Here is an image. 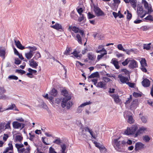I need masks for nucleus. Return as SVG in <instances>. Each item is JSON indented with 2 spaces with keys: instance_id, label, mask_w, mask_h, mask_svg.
I'll return each instance as SVG.
<instances>
[{
  "instance_id": "obj_39",
  "label": "nucleus",
  "mask_w": 153,
  "mask_h": 153,
  "mask_svg": "<svg viewBox=\"0 0 153 153\" xmlns=\"http://www.w3.org/2000/svg\"><path fill=\"white\" fill-rule=\"evenodd\" d=\"M33 56V55L30 53H27L25 54V56L27 59H30Z\"/></svg>"
},
{
  "instance_id": "obj_28",
  "label": "nucleus",
  "mask_w": 153,
  "mask_h": 153,
  "mask_svg": "<svg viewBox=\"0 0 153 153\" xmlns=\"http://www.w3.org/2000/svg\"><path fill=\"white\" fill-rule=\"evenodd\" d=\"M6 50L5 49H1L0 48V56L3 57L4 59L5 54Z\"/></svg>"
},
{
  "instance_id": "obj_56",
  "label": "nucleus",
  "mask_w": 153,
  "mask_h": 153,
  "mask_svg": "<svg viewBox=\"0 0 153 153\" xmlns=\"http://www.w3.org/2000/svg\"><path fill=\"white\" fill-rule=\"evenodd\" d=\"M133 95L134 97H140L141 96V94L140 93L136 92H134L133 93Z\"/></svg>"
},
{
  "instance_id": "obj_13",
  "label": "nucleus",
  "mask_w": 153,
  "mask_h": 153,
  "mask_svg": "<svg viewBox=\"0 0 153 153\" xmlns=\"http://www.w3.org/2000/svg\"><path fill=\"white\" fill-rule=\"evenodd\" d=\"M125 3H130L131 6L134 9H135L137 5L136 0H123Z\"/></svg>"
},
{
  "instance_id": "obj_32",
  "label": "nucleus",
  "mask_w": 153,
  "mask_h": 153,
  "mask_svg": "<svg viewBox=\"0 0 153 153\" xmlns=\"http://www.w3.org/2000/svg\"><path fill=\"white\" fill-rule=\"evenodd\" d=\"M41 56L40 53L39 52H37L33 59L35 60H37L39 58H41Z\"/></svg>"
},
{
  "instance_id": "obj_63",
  "label": "nucleus",
  "mask_w": 153,
  "mask_h": 153,
  "mask_svg": "<svg viewBox=\"0 0 153 153\" xmlns=\"http://www.w3.org/2000/svg\"><path fill=\"white\" fill-rule=\"evenodd\" d=\"M94 144H95V146L97 147V148H98L99 149V148H100L102 146H101V145L99 143H97V142L96 141H94Z\"/></svg>"
},
{
  "instance_id": "obj_6",
  "label": "nucleus",
  "mask_w": 153,
  "mask_h": 153,
  "mask_svg": "<svg viewBox=\"0 0 153 153\" xmlns=\"http://www.w3.org/2000/svg\"><path fill=\"white\" fill-rule=\"evenodd\" d=\"M145 148V144L140 142L135 143L134 150L135 152L137 153L140 150L143 149Z\"/></svg>"
},
{
  "instance_id": "obj_2",
  "label": "nucleus",
  "mask_w": 153,
  "mask_h": 153,
  "mask_svg": "<svg viewBox=\"0 0 153 153\" xmlns=\"http://www.w3.org/2000/svg\"><path fill=\"white\" fill-rule=\"evenodd\" d=\"M120 137L114 139L112 140V144L114 147L117 150L119 151L126 145V141L124 140H121Z\"/></svg>"
},
{
  "instance_id": "obj_58",
  "label": "nucleus",
  "mask_w": 153,
  "mask_h": 153,
  "mask_svg": "<svg viewBox=\"0 0 153 153\" xmlns=\"http://www.w3.org/2000/svg\"><path fill=\"white\" fill-rule=\"evenodd\" d=\"M102 79L105 82H108L111 80V79H110L105 76L102 77Z\"/></svg>"
},
{
  "instance_id": "obj_19",
  "label": "nucleus",
  "mask_w": 153,
  "mask_h": 153,
  "mask_svg": "<svg viewBox=\"0 0 153 153\" xmlns=\"http://www.w3.org/2000/svg\"><path fill=\"white\" fill-rule=\"evenodd\" d=\"M106 84L104 83L103 82L100 81L98 82L96 85L98 88H102L103 89H106Z\"/></svg>"
},
{
  "instance_id": "obj_48",
  "label": "nucleus",
  "mask_w": 153,
  "mask_h": 153,
  "mask_svg": "<svg viewBox=\"0 0 153 153\" xmlns=\"http://www.w3.org/2000/svg\"><path fill=\"white\" fill-rule=\"evenodd\" d=\"M44 97L45 98L47 99H49L50 100L51 102H53V97L52 96L48 97V94H47L45 96H44Z\"/></svg>"
},
{
  "instance_id": "obj_14",
  "label": "nucleus",
  "mask_w": 153,
  "mask_h": 153,
  "mask_svg": "<svg viewBox=\"0 0 153 153\" xmlns=\"http://www.w3.org/2000/svg\"><path fill=\"white\" fill-rule=\"evenodd\" d=\"M34 59H32L29 61L30 66L32 68H36L38 66V62H36Z\"/></svg>"
},
{
  "instance_id": "obj_53",
  "label": "nucleus",
  "mask_w": 153,
  "mask_h": 153,
  "mask_svg": "<svg viewBox=\"0 0 153 153\" xmlns=\"http://www.w3.org/2000/svg\"><path fill=\"white\" fill-rule=\"evenodd\" d=\"M16 72L20 73L22 75L25 74L26 73V72L25 71L21 69H16Z\"/></svg>"
},
{
  "instance_id": "obj_34",
  "label": "nucleus",
  "mask_w": 153,
  "mask_h": 153,
  "mask_svg": "<svg viewBox=\"0 0 153 153\" xmlns=\"http://www.w3.org/2000/svg\"><path fill=\"white\" fill-rule=\"evenodd\" d=\"M151 45V43H149L148 44H144L143 45V49L147 50H149L151 48V47L150 46Z\"/></svg>"
},
{
  "instance_id": "obj_24",
  "label": "nucleus",
  "mask_w": 153,
  "mask_h": 153,
  "mask_svg": "<svg viewBox=\"0 0 153 153\" xmlns=\"http://www.w3.org/2000/svg\"><path fill=\"white\" fill-rule=\"evenodd\" d=\"M136 50V49L132 48L130 49H125L124 51L126 52V54L129 55L132 53H135Z\"/></svg>"
},
{
  "instance_id": "obj_46",
  "label": "nucleus",
  "mask_w": 153,
  "mask_h": 153,
  "mask_svg": "<svg viewBox=\"0 0 153 153\" xmlns=\"http://www.w3.org/2000/svg\"><path fill=\"white\" fill-rule=\"evenodd\" d=\"M8 78L10 79L17 80L18 79V78L17 76H16L14 75H11L9 76H8Z\"/></svg>"
},
{
  "instance_id": "obj_51",
  "label": "nucleus",
  "mask_w": 153,
  "mask_h": 153,
  "mask_svg": "<svg viewBox=\"0 0 153 153\" xmlns=\"http://www.w3.org/2000/svg\"><path fill=\"white\" fill-rule=\"evenodd\" d=\"M6 92V90L4 87H0V94H2Z\"/></svg>"
},
{
  "instance_id": "obj_44",
  "label": "nucleus",
  "mask_w": 153,
  "mask_h": 153,
  "mask_svg": "<svg viewBox=\"0 0 153 153\" xmlns=\"http://www.w3.org/2000/svg\"><path fill=\"white\" fill-rule=\"evenodd\" d=\"M142 4L144 5V7L146 9L149 8L148 4L146 0H142Z\"/></svg>"
},
{
  "instance_id": "obj_54",
  "label": "nucleus",
  "mask_w": 153,
  "mask_h": 153,
  "mask_svg": "<svg viewBox=\"0 0 153 153\" xmlns=\"http://www.w3.org/2000/svg\"><path fill=\"white\" fill-rule=\"evenodd\" d=\"M48 153H57V152L53 148L51 147L49 149Z\"/></svg>"
},
{
  "instance_id": "obj_45",
  "label": "nucleus",
  "mask_w": 153,
  "mask_h": 153,
  "mask_svg": "<svg viewBox=\"0 0 153 153\" xmlns=\"http://www.w3.org/2000/svg\"><path fill=\"white\" fill-rule=\"evenodd\" d=\"M99 149L101 152L102 153H105L106 152V149L104 146H101L99 148Z\"/></svg>"
},
{
  "instance_id": "obj_52",
  "label": "nucleus",
  "mask_w": 153,
  "mask_h": 153,
  "mask_svg": "<svg viewBox=\"0 0 153 153\" xmlns=\"http://www.w3.org/2000/svg\"><path fill=\"white\" fill-rule=\"evenodd\" d=\"M15 62L14 63L18 65L20 64L21 63V61L19 60V59L17 58H15Z\"/></svg>"
},
{
  "instance_id": "obj_5",
  "label": "nucleus",
  "mask_w": 153,
  "mask_h": 153,
  "mask_svg": "<svg viewBox=\"0 0 153 153\" xmlns=\"http://www.w3.org/2000/svg\"><path fill=\"white\" fill-rule=\"evenodd\" d=\"M94 11L96 15L97 16H104L105 14L98 7L94 5Z\"/></svg>"
},
{
  "instance_id": "obj_62",
  "label": "nucleus",
  "mask_w": 153,
  "mask_h": 153,
  "mask_svg": "<svg viewBox=\"0 0 153 153\" xmlns=\"http://www.w3.org/2000/svg\"><path fill=\"white\" fill-rule=\"evenodd\" d=\"M148 9V12L147 14H150L152 13L153 11V10L152 8V7H149V8H147Z\"/></svg>"
},
{
  "instance_id": "obj_17",
  "label": "nucleus",
  "mask_w": 153,
  "mask_h": 153,
  "mask_svg": "<svg viewBox=\"0 0 153 153\" xmlns=\"http://www.w3.org/2000/svg\"><path fill=\"white\" fill-rule=\"evenodd\" d=\"M14 42L17 47L19 49L23 50L26 48L24 46L22 45L19 40L16 41L14 40Z\"/></svg>"
},
{
  "instance_id": "obj_57",
  "label": "nucleus",
  "mask_w": 153,
  "mask_h": 153,
  "mask_svg": "<svg viewBox=\"0 0 153 153\" xmlns=\"http://www.w3.org/2000/svg\"><path fill=\"white\" fill-rule=\"evenodd\" d=\"M95 16L93 15L92 14H91L90 12H88V18L89 19H90L94 18L95 17Z\"/></svg>"
},
{
  "instance_id": "obj_30",
  "label": "nucleus",
  "mask_w": 153,
  "mask_h": 153,
  "mask_svg": "<svg viewBox=\"0 0 153 153\" xmlns=\"http://www.w3.org/2000/svg\"><path fill=\"white\" fill-rule=\"evenodd\" d=\"M61 149L60 151L61 152V153H66V152H65V150L66 149V145L64 144H60Z\"/></svg>"
},
{
  "instance_id": "obj_42",
  "label": "nucleus",
  "mask_w": 153,
  "mask_h": 153,
  "mask_svg": "<svg viewBox=\"0 0 153 153\" xmlns=\"http://www.w3.org/2000/svg\"><path fill=\"white\" fill-rule=\"evenodd\" d=\"M76 38H77V40L78 41L79 43L82 44V39L80 36L79 34H77L76 35Z\"/></svg>"
},
{
  "instance_id": "obj_37",
  "label": "nucleus",
  "mask_w": 153,
  "mask_h": 153,
  "mask_svg": "<svg viewBox=\"0 0 153 153\" xmlns=\"http://www.w3.org/2000/svg\"><path fill=\"white\" fill-rule=\"evenodd\" d=\"M130 59L128 58L126 59L125 61L123 62L122 63V65L124 66L127 65L129 63L130 61Z\"/></svg>"
},
{
  "instance_id": "obj_1",
  "label": "nucleus",
  "mask_w": 153,
  "mask_h": 153,
  "mask_svg": "<svg viewBox=\"0 0 153 153\" xmlns=\"http://www.w3.org/2000/svg\"><path fill=\"white\" fill-rule=\"evenodd\" d=\"M61 93L64 97L62 98L61 106L63 108L66 107L67 109H69L73 105L72 102L70 101L71 98V93H68L66 90H62Z\"/></svg>"
},
{
  "instance_id": "obj_4",
  "label": "nucleus",
  "mask_w": 153,
  "mask_h": 153,
  "mask_svg": "<svg viewBox=\"0 0 153 153\" xmlns=\"http://www.w3.org/2000/svg\"><path fill=\"white\" fill-rule=\"evenodd\" d=\"M137 12L138 15V18L144 17L146 14V12L143 10V7L141 6H137Z\"/></svg>"
},
{
  "instance_id": "obj_41",
  "label": "nucleus",
  "mask_w": 153,
  "mask_h": 153,
  "mask_svg": "<svg viewBox=\"0 0 153 153\" xmlns=\"http://www.w3.org/2000/svg\"><path fill=\"white\" fill-rule=\"evenodd\" d=\"M23 139V137L20 135H17L16 136L15 140L16 141H18L19 142H21Z\"/></svg>"
},
{
  "instance_id": "obj_16",
  "label": "nucleus",
  "mask_w": 153,
  "mask_h": 153,
  "mask_svg": "<svg viewBox=\"0 0 153 153\" xmlns=\"http://www.w3.org/2000/svg\"><path fill=\"white\" fill-rule=\"evenodd\" d=\"M57 91L54 88H53L49 92V94L53 98L56 97L57 95Z\"/></svg>"
},
{
  "instance_id": "obj_18",
  "label": "nucleus",
  "mask_w": 153,
  "mask_h": 153,
  "mask_svg": "<svg viewBox=\"0 0 153 153\" xmlns=\"http://www.w3.org/2000/svg\"><path fill=\"white\" fill-rule=\"evenodd\" d=\"M81 128L82 131H83L84 130L85 131L89 132L92 137H93L94 138H95V137L93 135V132L92 129H90L88 127H85L83 128Z\"/></svg>"
},
{
  "instance_id": "obj_22",
  "label": "nucleus",
  "mask_w": 153,
  "mask_h": 153,
  "mask_svg": "<svg viewBox=\"0 0 153 153\" xmlns=\"http://www.w3.org/2000/svg\"><path fill=\"white\" fill-rule=\"evenodd\" d=\"M87 56L88 59L91 61L94 60L96 58V56H95L92 53H89L88 54Z\"/></svg>"
},
{
  "instance_id": "obj_7",
  "label": "nucleus",
  "mask_w": 153,
  "mask_h": 153,
  "mask_svg": "<svg viewBox=\"0 0 153 153\" xmlns=\"http://www.w3.org/2000/svg\"><path fill=\"white\" fill-rule=\"evenodd\" d=\"M13 127L14 128L18 129L21 128V129L23 128L25 126V124L22 123H19L17 121H14L13 123Z\"/></svg>"
},
{
  "instance_id": "obj_61",
  "label": "nucleus",
  "mask_w": 153,
  "mask_h": 153,
  "mask_svg": "<svg viewBox=\"0 0 153 153\" xmlns=\"http://www.w3.org/2000/svg\"><path fill=\"white\" fill-rule=\"evenodd\" d=\"M15 146L18 149H19L23 147L24 146V145L23 144H18L16 143L15 144Z\"/></svg>"
},
{
  "instance_id": "obj_64",
  "label": "nucleus",
  "mask_w": 153,
  "mask_h": 153,
  "mask_svg": "<svg viewBox=\"0 0 153 153\" xmlns=\"http://www.w3.org/2000/svg\"><path fill=\"white\" fill-rule=\"evenodd\" d=\"M141 28L144 31H146L149 29V27L147 26H142Z\"/></svg>"
},
{
  "instance_id": "obj_36",
  "label": "nucleus",
  "mask_w": 153,
  "mask_h": 153,
  "mask_svg": "<svg viewBox=\"0 0 153 153\" xmlns=\"http://www.w3.org/2000/svg\"><path fill=\"white\" fill-rule=\"evenodd\" d=\"M0 99H2L3 100H8L9 99V97L7 96V95H4L1 94H0Z\"/></svg>"
},
{
  "instance_id": "obj_8",
  "label": "nucleus",
  "mask_w": 153,
  "mask_h": 153,
  "mask_svg": "<svg viewBox=\"0 0 153 153\" xmlns=\"http://www.w3.org/2000/svg\"><path fill=\"white\" fill-rule=\"evenodd\" d=\"M1 107H0V112H2L5 110H14L15 111H19L18 109L16 108V105L14 103H12L11 105H9L8 107L5 110H3Z\"/></svg>"
},
{
  "instance_id": "obj_31",
  "label": "nucleus",
  "mask_w": 153,
  "mask_h": 153,
  "mask_svg": "<svg viewBox=\"0 0 153 153\" xmlns=\"http://www.w3.org/2000/svg\"><path fill=\"white\" fill-rule=\"evenodd\" d=\"M79 53L77 52L75 50L72 53H71V54H73V55L76 58H77L78 59V57L80 58L81 56V55H79L78 53Z\"/></svg>"
},
{
  "instance_id": "obj_59",
  "label": "nucleus",
  "mask_w": 153,
  "mask_h": 153,
  "mask_svg": "<svg viewBox=\"0 0 153 153\" xmlns=\"http://www.w3.org/2000/svg\"><path fill=\"white\" fill-rule=\"evenodd\" d=\"M62 101V98H58L55 99V102L57 104H59L60 102L61 103Z\"/></svg>"
},
{
  "instance_id": "obj_27",
  "label": "nucleus",
  "mask_w": 153,
  "mask_h": 153,
  "mask_svg": "<svg viewBox=\"0 0 153 153\" xmlns=\"http://www.w3.org/2000/svg\"><path fill=\"white\" fill-rule=\"evenodd\" d=\"M111 62L117 69H118L120 67L118 65V63L117 61L114 60V59H113L111 60Z\"/></svg>"
},
{
  "instance_id": "obj_60",
  "label": "nucleus",
  "mask_w": 153,
  "mask_h": 153,
  "mask_svg": "<svg viewBox=\"0 0 153 153\" xmlns=\"http://www.w3.org/2000/svg\"><path fill=\"white\" fill-rule=\"evenodd\" d=\"M5 125V122L0 123V131H2L4 129Z\"/></svg>"
},
{
  "instance_id": "obj_38",
  "label": "nucleus",
  "mask_w": 153,
  "mask_h": 153,
  "mask_svg": "<svg viewBox=\"0 0 153 153\" xmlns=\"http://www.w3.org/2000/svg\"><path fill=\"white\" fill-rule=\"evenodd\" d=\"M11 123L10 121H8L7 122V123L5 125V129H4L5 130L6 129H10L11 127L10 126V124Z\"/></svg>"
},
{
  "instance_id": "obj_11",
  "label": "nucleus",
  "mask_w": 153,
  "mask_h": 153,
  "mask_svg": "<svg viewBox=\"0 0 153 153\" xmlns=\"http://www.w3.org/2000/svg\"><path fill=\"white\" fill-rule=\"evenodd\" d=\"M50 27L56 30H59L60 31L64 30V29L62 27L61 25L58 23H56L54 25L51 26Z\"/></svg>"
},
{
  "instance_id": "obj_3",
  "label": "nucleus",
  "mask_w": 153,
  "mask_h": 153,
  "mask_svg": "<svg viewBox=\"0 0 153 153\" xmlns=\"http://www.w3.org/2000/svg\"><path fill=\"white\" fill-rule=\"evenodd\" d=\"M137 126L136 125H134L130 128H127L125 131L124 134L127 135H131L134 134L135 131L137 129Z\"/></svg>"
},
{
  "instance_id": "obj_25",
  "label": "nucleus",
  "mask_w": 153,
  "mask_h": 153,
  "mask_svg": "<svg viewBox=\"0 0 153 153\" xmlns=\"http://www.w3.org/2000/svg\"><path fill=\"white\" fill-rule=\"evenodd\" d=\"M99 76V75L98 72H96L92 74L91 75L88 76V79L93 78L94 77H98Z\"/></svg>"
},
{
  "instance_id": "obj_33",
  "label": "nucleus",
  "mask_w": 153,
  "mask_h": 153,
  "mask_svg": "<svg viewBox=\"0 0 153 153\" xmlns=\"http://www.w3.org/2000/svg\"><path fill=\"white\" fill-rule=\"evenodd\" d=\"M141 66H147L146 61L145 59L142 58L140 61Z\"/></svg>"
},
{
  "instance_id": "obj_20",
  "label": "nucleus",
  "mask_w": 153,
  "mask_h": 153,
  "mask_svg": "<svg viewBox=\"0 0 153 153\" xmlns=\"http://www.w3.org/2000/svg\"><path fill=\"white\" fill-rule=\"evenodd\" d=\"M142 84L144 87H148L150 85V81L149 79L146 78L142 81Z\"/></svg>"
},
{
  "instance_id": "obj_9",
  "label": "nucleus",
  "mask_w": 153,
  "mask_h": 153,
  "mask_svg": "<svg viewBox=\"0 0 153 153\" xmlns=\"http://www.w3.org/2000/svg\"><path fill=\"white\" fill-rule=\"evenodd\" d=\"M128 67L131 69H134L138 67L137 63V62L134 60H130Z\"/></svg>"
},
{
  "instance_id": "obj_47",
  "label": "nucleus",
  "mask_w": 153,
  "mask_h": 153,
  "mask_svg": "<svg viewBox=\"0 0 153 153\" xmlns=\"http://www.w3.org/2000/svg\"><path fill=\"white\" fill-rule=\"evenodd\" d=\"M127 15L126 18L128 20H129L131 19L132 16V15L131 13L129 12V11L128 10H127Z\"/></svg>"
},
{
  "instance_id": "obj_10",
  "label": "nucleus",
  "mask_w": 153,
  "mask_h": 153,
  "mask_svg": "<svg viewBox=\"0 0 153 153\" xmlns=\"http://www.w3.org/2000/svg\"><path fill=\"white\" fill-rule=\"evenodd\" d=\"M147 128L144 127L140 128L139 129L136 131L134 135V137H137L141 134L143 133L145 131H147Z\"/></svg>"
},
{
  "instance_id": "obj_21",
  "label": "nucleus",
  "mask_w": 153,
  "mask_h": 153,
  "mask_svg": "<svg viewBox=\"0 0 153 153\" xmlns=\"http://www.w3.org/2000/svg\"><path fill=\"white\" fill-rule=\"evenodd\" d=\"M68 30L69 31H71V30H72L74 33H76L79 32V29L78 27L76 26L72 27L69 26L68 28Z\"/></svg>"
},
{
  "instance_id": "obj_49",
  "label": "nucleus",
  "mask_w": 153,
  "mask_h": 153,
  "mask_svg": "<svg viewBox=\"0 0 153 153\" xmlns=\"http://www.w3.org/2000/svg\"><path fill=\"white\" fill-rule=\"evenodd\" d=\"M144 19L146 20H148L149 21H153V17L152 15H149L147 16L146 17L144 18Z\"/></svg>"
},
{
  "instance_id": "obj_40",
  "label": "nucleus",
  "mask_w": 153,
  "mask_h": 153,
  "mask_svg": "<svg viewBox=\"0 0 153 153\" xmlns=\"http://www.w3.org/2000/svg\"><path fill=\"white\" fill-rule=\"evenodd\" d=\"M132 99V96L131 95H130L129 98H128L125 102V104L126 105H127L131 101Z\"/></svg>"
},
{
  "instance_id": "obj_15",
  "label": "nucleus",
  "mask_w": 153,
  "mask_h": 153,
  "mask_svg": "<svg viewBox=\"0 0 153 153\" xmlns=\"http://www.w3.org/2000/svg\"><path fill=\"white\" fill-rule=\"evenodd\" d=\"M91 102L89 101L86 102L81 104L78 107L77 109V112L78 113H81L82 111V107H84L86 105H88L91 104Z\"/></svg>"
},
{
  "instance_id": "obj_35",
  "label": "nucleus",
  "mask_w": 153,
  "mask_h": 153,
  "mask_svg": "<svg viewBox=\"0 0 153 153\" xmlns=\"http://www.w3.org/2000/svg\"><path fill=\"white\" fill-rule=\"evenodd\" d=\"M143 139L145 142H148L150 140V138L148 135H145L143 136Z\"/></svg>"
},
{
  "instance_id": "obj_55",
  "label": "nucleus",
  "mask_w": 153,
  "mask_h": 153,
  "mask_svg": "<svg viewBox=\"0 0 153 153\" xmlns=\"http://www.w3.org/2000/svg\"><path fill=\"white\" fill-rule=\"evenodd\" d=\"M117 48L118 49L121 51H124L125 49L123 48V45L121 44H119L117 45Z\"/></svg>"
},
{
  "instance_id": "obj_29",
  "label": "nucleus",
  "mask_w": 153,
  "mask_h": 153,
  "mask_svg": "<svg viewBox=\"0 0 153 153\" xmlns=\"http://www.w3.org/2000/svg\"><path fill=\"white\" fill-rule=\"evenodd\" d=\"M134 119L133 118L132 116L128 115V119L127 122L128 123L130 124H132L134 123Z\"/></svg>"
},
{
  "instance_id": "obj_12",
  "label": "nucleus",
  "mask_w": 153,
  "mask_h": 153,
  "mask_svg": "<svg viewBox=\"0 0 153 153\" xmlns=\"http://www.w3.org/2000/svg\"><path fill=\"white\" fill-rule=\"evenodd\" d=\"M118 78L120 79V81L122 83H127L129 81L128 77L122 76L121 74H119L118 76Z\"/></svg>"
},
{
  "instance_id": "obj_50",
  "label": "nucleus",
  "mask_w": 153,
  "mask_h": 153,
  "mask_svg": "<svg viewBox=\"0 0 153 153\" xmlns=\"http://www.w3.org/2000/svg\"><path fill=\"white\" fill-rule=\"evenodd\" d=\"M71 16L72 19L76 20L77 19V16L74 14L73 12L72 11L71 14Z\"/></svg>"
},
{
  "instance_id": "obj_26",
  "label": "nucleus",
  "mask_w": 153,
  "mask_h": 153,
  "mask_svg": "<svg viewBox=\"0 0 153 153\" xmlns=\"http://www.w3.org/2000/svg\"><path fill=\"white\" fill-rule=\"evenodd\" d=\"M72 50V48L71 47H67L65 51L64 52V54L66 56L71 54L70 52Z\"/></svg>"
},
{
  "instance_id": "obj_43",
  "label": "nucleus",
  "mask_w": 153,
  "mask_h": 153,
  "mask_svg": "<svg viewBox=\"0 0 153 153\" xmlns=\"http://www.w3.org/2000/svg\"><path fill=\"white\" fill-rule=\"evenodd\" d=\"M53 143L57 145H60V144L61 143V141L60 138L57 137L56 139L55 140L53 141Z\"/></svg>"
},
{
  "instance_id": "obj_23",
  "label": "nucleus",
  "mask_w": 153,
  "mask_h": 153,
  "mask_svg": "<svg viewBox=\"0 0 153 153\" xmlns=\"http://www.w3.org/2000/svg\"><path fill=\"white\" fill-rule=\"evenodd\" d=\"M110 96L113 98L114 101L116 103H118L120 102V100L119 98L118 95L114 94Z\"/></svg>"
}]
</instances>
